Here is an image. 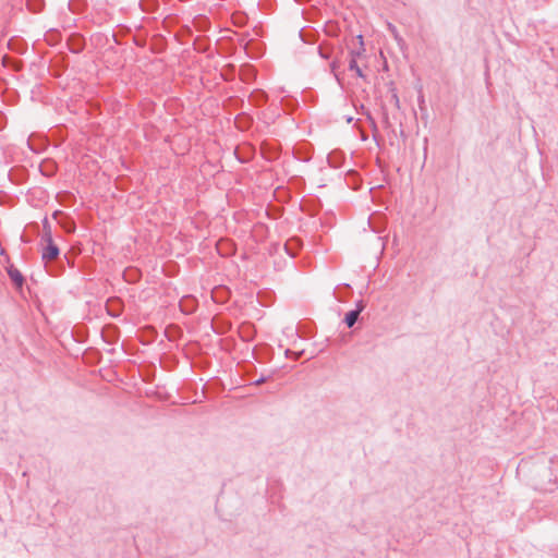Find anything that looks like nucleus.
Wrapping results in <instances>:
<instances>
[{"instance_id":"nucleus-49","label":"nucleus","mask_w":558,"mask_h":558,"mask_svg":"<svg viewBox=\"0 0 558 558\" xmlns=\"http://www.w3.org/2000/svg\"><path fill=\"white\" fill-rule=\"evenodd\" d=\"M26 7L33 13H40L45 8V0H27Z\"/></svg>"},{"instance_id":"nucleus-64","label":"nucleus","mask_w":558,"mask_h":558,"mask_svg":"<svg viewBox=\"0 0 558 558\" xmlns=\"http://www.w3.org/2000/svg\"><path fill=\"white\" fill-rule=\"evenodd\" d=\"M365 307H366L365 301L359 300L355 302V307L353 308V311L357 312L361 315V313L365 310Z\"/></svg>"},{"instance_id":"nucleus-31","label":"nucleus","mask_w":558,"mask_h":558,"mask_svg":"<svg viewBox=\"0 0 558 558\" xmlns=\"http://www.w3.org/2000/svg\"><path fill=\"white\" fill-rule=\"evenodd\" d=\"M368 223L374 232L380 233L385 230L386 218L380 215H372L368 219Z\"/></svg>"},{"instance_id":"nucleus-35","label":"nucleus","mask_w":558,"mask_h":558,"mask_svg":"<svg viewBox=\"0 0 558 558\" xmlns=\"http://www.w3.org/2000/svg\"><path fill=\"white\" fill-rule=\"evenodd\" d=\"M68 8L73 14H83L88 9V2L87 0H70Z\"/></svg>"},{"instance_id":"nucleus-2","label":"nucleus","mask_w":558,"mask_h":558,"mask_svg":"<svg viewBox=\"0 0 558 558\" xmlns=\"http://www.w3.org/2000/svg\"><path fill=\"white\" fill-rule=\"evenodd\" d=\"M314 154V146L306 142L302 141L294 145L292 155L295 159L302 162H308Z\"/></svg>"},{"instance_id":"nucleus-56","label":"nucleus","mask_w":558,"mask_h":558,"mask_svg":"<svg viewBox=\"0 0 558 558\" xmlns=\"http://www.w3.org/2000/svg\"><path fill=\"white\" fill-rule=\"evenodd\" d=\"M356 39L359 40L360 48L359 49H353V50L350 51L351 58H354L355 60H356L357 57L362 56V53L365 52L363 36L362 35H357Z\"/></svg>"},{"instance_id":"nucleus-62","label":"nucleus","mask_w":558,"mask_h":558,"mask_svg":"<svg viewBox=\"0 0 558 558\" xmlns=\"http://www.w3.org/2000/svg\"><path fill=\"white\" fill-rule=\"evenodd\" d=\"M175 20L174 15H167L162 21L163 28L169 29L175 23Z\"/></svg>"},{"instance_id":"nucleus-42","label":"nucleus","mask_w":558,"mask_h":558,"mask_svg":"<svg viewBox=\"0 0 558 558\" xmlns=\"http://www.w3.org/2000/svg\"><path fill=\"white\" fill-rule=\"evenodd\" d=\"M231 22L236 27H243L248 22V15L244 11H236L232 13Z\"/></svg>"},{"instance_id":"nucleus-16","label":"nucleus","mask_w":558,"mask_h":558,"mask_svg":"<svg viewBox=\"0 0 558 558\" xmlns=\"http://www.w3.org/2000/svg\"><path fill=\"white\" fill-rule=\"evenodd\" d=\"M303 241L299 236H291L286 241L283 248L289 256L295 257L301 251Z\"/></svg>"},{"instance_id":"nucleus-10","label":"nucleus","mask_w":558,"mask_h":558,"mask_svg":"<svg viewBox=\"0 0 558 558\" xmlns=\"http://www.w3.org/2000/svg\"><path fill=\"white\" fill-rule=\"evenodd\" d=\"M211 329L217 335H225L232 329V323L216 314L210 322Z\"/></svg>"},{"instance_id":"nucleus-33","label":"nucleus","mask_w":558,"mask_h":558,"mask_svg":"<svg viewBox=\"0 0 558 558\" xmlns=\"http://www.w3.org/2000/svg\"><path fill=\"white\" fill-rule=\"evenodd\" d=\"M416 89H417V105H418V109H420V112H421V119L423 121H425V123H426L427 120H428V112H427V107H426V104H425V96H424V93H423V86L420 85Z\"/></svg>"},{"instance_id":"nucleus-25","label":"nucleus","mask_w":558,"mask_h":558,"mask_svg":"<svg viewBox=\"0 0 558 558\" xmlns=\"http://www.w3.org/2000/svg\"><path fill=\"white\" fill-rule=\"evenodd\" d=\"M333 294L339 302H345L353 294V289L350 284L343 283L336 287Z\"/></svg>"},{"instance_id":"nucleus-48","label":"nucleus","mask_w":558,"mask_h":558,"mask_svg":"<svg viewBox=\"0 0 558 558\" xmlns=\"http://www.w3.org/2000/svg\"><path fill=\"white\" fill-rule=\"evenodd\" d=\"M284 209L279 206H268L266 209V215L269 219L277 220L282 217Z\"/></svg>"},{"instance_id":"nucleus-41","label":"nucleus","mask_w":558,"mask_h":558,"mask_svg":"<svg viewBox=\"0 0 558 558\" xmlns=\"http://www.w3.org/2000/svg\"><path fill=\"white\" fill-rule=\"evenodd\" d=\"M317 52L320 58L329 60L333 53V46L328 41H323L317 47Z\"/></svg>"},{"instance_id":"nucleus-5","label":"nucleus","mask_w":558,"mask_h":558,"mask_svg":"<svg viewBox=\"0 0 558 558\" xmlns=\"http://www.w3.org/2000/svg\"><path fill=\"white\" fill-rule=\"evenodd\" d=\"M5 270L14 289L19 293L23 294V289L25 284V277L23 276V274L13 264H9L5 267Z\"/></svg>"},{"instance_id":"nucleus-12","label":"nucleus","mask_w":558,"mask_h":558,"mask_svg":"<svg viewBox=\"0 0 558 558\" xmlns=\"http://www.w3.org/2000/svg\"><path fill=\"white\" fill-rule=\"evenodd\" d=\"M9 180L14 184H23L28 180L29 172L24 166H15L9 171Z\"/></svg>"},{"instance_id":"nucleus-39","label":"nucleus","mask_w":558,"mask_h":558,"mask_svg":"<svg viewBox=\"0 0 558 558\" xmlns=\"http://www.w3.org/2000/svg\"><path fill=\"white\" fill-rule=\"evenodd\" d=\"M183 335L182 329L174 324L168 325L165 330V336L169 341H174L179 338H181Z\"/></svg>"},{"instance_id":"nucleus-63","label":"nucleus","mask_w":558,"mask_h":558,"mask_svg":"<svg viewBox=\"0 0 558 558\" xmlns=\"http://www.w3.org/2000/svg\"><path fill=\"white\" fill-rule=\"evenodd\" d=\"M340 66V61L338 58L333 59L331 62H330V70L331 72L333 73L335 77L337 78V81H340V77L337 73V70L339 69Z\"/></svg>"},{"instance_id":"nucleus-23","label":"nucleus","mask_w":558,"mask_h":558,"mask_svg":"<svg viewBox=\"0 0 558 558\" xmlns=\"http://www.w3.org/2000/svg\"><path fill=\"white\" fill-rule=\"evenodd\" d=\"M328 165L332 168H340L345 161V155L342 150L335 149L328 154Z\"/></svg>"},{"instance_id":"nucleus-29","label":"nucleus","mask_w":558,"mask_h":558,"mask_svg":"<svg viewBox=\"0 0 558 558\" xmlns=\"http://www.w3.org/2000/svg\"><path fill=\"white\" fill-rule=\"evenodd\" d=\"M157 336H158V331L156 330L155 327L146 326L142 330L141 343L145 344V345L150 344L151 342H154L156 340Z\"/></svg>"},{"instance_id":"nucleus-6","label":"nucleus","mask_w":558,"mask_h":558,"mask_svg":"<svg viewBox=\"0 0 558 558\" xmlns=\"http://www.w3.org/2000/svg\"><path fill=\"white\" fill-rule=\"evenodd\" d=\"M281 148L280 145H275L268 141L260 143V155L267 161H275L280 157Z\"/></svg>"},{"instance_id":"nucleus-7","label":"nucleus","mask_w":558,"mask_h":558,"mask_svg":"<svg viewBox=\"0 0 558 558\" xmlns=\"http://www.w3.org/2000/svg\"><path fill=\"white\" fill-rule=\"evenodd\" d=\"M245 53L252 59H259L264 56L266 46L263 41L250 39L243 46Z\"/></svg>"},{"instance_id":"nucleus-27","label":"nucleus","mask_w":558,"mask_h":558,"mask_svg":"<svg viewBox=\"0 0 558 558\" xmlns=\"http://www.w3.org/2000/svg\"><path fill=\"white\" fill-rule=\"evenodd\" d=\"M57 163L52 159H45L39 165V172L46 178L53 177L57 172Z\"/></svg>"},{"instance_id":"nucleus-8","label":"nucleus","mask_w":558,"mask_h":558,"mask_svg":"<svg viewBox=\"0 0 558 558\" xmlns=\"http://www.w3.org/2000/svg\"><path fill=\"white\" fill-rule=\"evenodd\" d=\"M85 45V37L80 33H72L66 39V47L72 53H81Z\"/></svg>"},{"instance_id":"nucleus-18","label":"nucleus","mask_w":558,"mask_h":558,"mask_svg":"<svg viewBox=\"0 0 558 558\" xmlns=\"http://www.w3.org/2000/svg\"><path fill=\"white\" fill-rule=\"evenodd\" d=\"M256 68L251 63H244L240 66V80L243 83H251L256 80Z\"/></svg>"},{"instance_id":"nucleus-46","label":"nucleus","mask_w":558,"mask_h":558,"mask_svg":"<svg viewBox=\"0 0 558 558\" xmlns=\"http://www.w3.org/2000/svg\"><path fill=\"white\" fill-rule=\"evenodd\" d=\"M357 113H361L366 117L367 121L369 122V126L374 134L378 131L377 123L375 119L373 118L371 111L362 104L360 108L356 109Z\"/></svg>"},{"instance_id":"nucleus-20","label":"nucleus","mask_w":558,"mask_h":558,"mask_svg":"<svg viewBox=\"0 0 558 558\" xmlns=\"http://www.w3.org/2000/svg\"><path fill=\"white\" fill-rule=\"evenodd\" d=\"M254 357L258 362H265L270 359V355L274 354V349L269 344H259L253 350Z\"/></svg>"},{"instance_id":"nucleus-61","label":"nucleus","mask_w":558,"mask_h":558,"mask_svg":"<svg viewBox=\"0 0 558 558\" xmlns=\"http://www.w3.org/2000/svg\"><path fill=\"white\" fill-rule=\"evenodd\" d=\"M304 354V350L302 351H292L290 349H287L284 351V355L288 359L299 360Z\"/></svg>"},{"instance_id":"nucleus-47","label":"nucleus","mask_w":558,"mask_h":558,"mask_svg":"<svg viewBox=\"0 0 558 558\" xmlns=\"http://www.w3.org/2000/svg\"><path fill=\"white\" fill-rule=\"evenodd\" d=\"M359 317H360V314L353 310L347 312L344 314V317H343V324L348 327V328H353L354 325L357 323L359 320Z\"/></svg>"},{"instance_id":"nucleus-14","label":"nucleus","mask_w":558,"mask_h":558,"mask_svg":"<svg viewBox=\"0 0 558 558\" xmlns=\"http://www.w3.org/2000/svg\"><path fill=\"white\" fill-rule=\"evenodd\" d=\"M231 296V290L227 286H217L211 290V300L217 304H225Z\"/></svg>"},{"instance_id":"nucleus-9","label":"nucleus","mask_w":558,"mask_h":558,"mask_svg":"<svg viewBox=\"0 0 558 558\" xmlns=\"http://www.w3.org/2000/svg\"><path fill=\"white\" fill-rule=\"evenodd\" d=\"M100 335H101V339L105 342H107L109 344H113V343L118 342V340L120 339L121 331L117 325L106 324L101 328Z\"/></svg>"},{"instance_id":"nucleus-38","label":"nucleus","mask_w":558,"mask_h":558,"mask_svg":"<svg viewBox=\"0 0 558 558\" xmlns=\"http://www.w3.org/2000/svg\"><path fill=\"white\" fill-rule=\"evenodd\" d=\"M167 41L162 35H155L150 47L151 52L161 53L166 50Z\"/></svg>"},{"instance_id":"nucleus-30","label":"nucleus","mask_w":558,"mask_h":558,"mask_svg":"<svg viewBox=\"0 0 558 558\" xmlns=\"http://www.w3.org/2000/svg\"><path fill=\"white\" fill-rule=\"evenodd\" d=\"M84 359L87 363L96 365L101 362L102 354L98 349L90 347L85 350Z\"/></svg>"},{"instance_id":"nucleus-43","label":"nucleus","mask_w":558,"mask_h":558,"mask_svg":"<svg viewBox=\"0 0 558 558\" xmlns=\"http://www.w3.org/2000/svg\"><path fill=\"white\" fill-rule=\"evenodd\" d=\"M59 225L66 233H74L76 230L75 220L69 214L59 220Z\"/></svg>"},{"instance_id":"nucleus-51","label":"nucleus","mask_w":558,"mask_h":558,"mask_svg":"<svg viewBox=\"0 0 558 558\" xmlns=\"http://www.w3.org/2000/svg\"><path fill=\"white\" fill-rule=\"evenodd\" d=\"M43 241L53 240L52 239V232H51V225L47 217L43 219Z\"/></svg>"},{"instance_id":"nucleus-11","label":"nucleus","mask_w":558,"mask_h":558,"mask_svg":"<svg viewBox=\"0 0 558 558\" xmlns=\"http://www.w3.org/2000/svg\"><path fill=\"white\" fill-rule=\"evenodd\" d=\"M124 308V304L121 298L111 296L106 301L107 314L113 318L119 317Z\"/></svg>"},{"instance_id":"nucleus-55","label":"nucleus","mask_w":558,"mask_h":558,"mask_svg":"<svg viewBox=\"0 0 558 558\" xmlns=\"http://www.w3.org/2000/svg\"><path fill=\"white\" fill-rule=\"evenodd\" d=\"M289 184L293 185L299 191H303L305 187V180L300 175H292L289 179Z\"/></svg>"},{"instance_id":"nucleus-60","label":"nucleus","mask_w":558,"mask_h":558,"mask_svg":"<svg viewBox=\"0 0 558 558\" xmlns=\"http://www.w3.org/2000/svg\"><path fill=\"white\" fill-rule=\"evenodd\" d=\"M347 178H352V181H354V189H357L359 185H361L360 175L355 170H349L347 172Z\"/></svg>"},{"instance_id":"nucleus-34","label":"nucleus","mask_w":558,"mask_h":558,"mask_svg":"<svg viewBox=\"0 0 558 558\" xmlns=\"http://www.w3.org/2000/svg\"><path fill=\"white\" fill-rule=\"evenodd\" d=\"M210 48V38L206 36H197L193 41V49L204 53Z\"/></svg>"},{"instance_id":"nucleus-3","label":"nucleus","mask_w":558,"mask_h":558,"mask_svg":"<svg viewBox=\"0 0 558 558\" xmlns=\"http://www.w3.org/2000/svg\"><path fill=\"white\" fill-rule=\"evenodd\" d=\"M51 75L53 77H61L69 68V56L65 52H59L51 60Z\"/></svg>"},{"instance_id":"nucleus-1","label":"nucleus","mask_w":558,"mask_h":558,"mask_svg":"<svg viewBox=\"0 0 558 558\" xmlns=\"http://www.w3.org/2000/svg\"><path fill=\"white\" fill-rule=\"evenodd\" d=\"M537 487L542 490H553L558 485V458H551L548 465H543L538 472Z\"/></svg>"},{"instance_id":"nucleus-50","label":"nucleus","mask_w":558,"mask_h":558,"mask_svg":"<svg viewBox=\"0 0 558 558\" xmlns=\"http://www.w3.org/2000/svg\"><path fill=\"white\" fill-rule=\"evenodd\" d=\"M320 208H322L320 201H318V205H316V204H312V205L301 204V210L306 213L310 216L317 215L318 211L320 210Z\"/></svg>"},{"instance_id":"nucleus-15","label":"nucleus","mask_w":558,"mask_h":558,"mask_svg":"<svg viewBox=\"0 0 558 558\" xmlns=\"http://www.w3.org/2000/svg\"><path fill=\"white\" fill-rule=\"evenodd\" d=\"M44 242L46 243V245L44 246L43 252H41V258H43L44 263L49 262L51 259L59 258L60 248L54 243V241L48 240V241H44Z\"/></svg>"},{"instance_id":"nucleus-52","label":"nucleus","mask_w":558,"mask_h":558,"mask_svg":"<svg viewBox=\"0 0 558 558\" xmlns=\"http://www.w3.org/2000/svg\"><path fill=\"white\" fill-rule=\"evenodd\" d=\"M324 32L328 36L336 37V36H338L339 27H338L337 23L329 21L325 24Z\"/></svg>"},{"instance_id":"nucleus-32","label":"nucleus","mask_w":558,"mask_h":558,"mask_svg":"<svg viewBox=\"0 0 558 558\" xmlns=\"http://www.w3.org/2000/svg\"><path fill=\"white\" fill-rule=\"evenodd\" d=\"M8 47L10 50L16 51L17 53H25L27 50V43L19 37H12L8 41Z\"/></svg>"},{"instance_id":"nucleus-21","label":"nucleus","mask_w":558,"mask_h":558,"mask_svg":"<svg viewBox=\"0 0 558 558\" xmlns=\"http://www.w3.org/2000/svg\"><path fill=\"white\" fill-rule=\"evenodd\" d=\"M268 100V95L264 89L256 88L251 92L248 96V101L255 107H262Z\"/></svg>"},{"instance_id":"nucleus-4","label":"nucleus","mask_w":558,"mask_h":558,"mask_svg":"<svg viewBox=\"0 0 558 558\" xmlns=\"http://www.w3.org/2000/svg\"><path fill=\"white\" fill-rule=\"evenodd\" d=\"M256 153L255 147L250 143H244L234 148V157L241 163H248L252 161Z\"/></svg>"},{"instance_id":"nucleus-36","label":"nucleus","mask_w":558,"mask_h":558,"mask_svg":"<svg viewBox=\"0 0 558 558\" xmlns=\"http://www.w3.org/2000/svg\"><path fill=\"white\" fill-rule=\"evenodd\" d=\"M235 75H236V66L233 63L226 64L220 72V77L225 82H233L235 80Z\"/></svg>"},{"instance_id":"nucleus-45","label":"nucleus","mask_w":558,"mask_h":558,"mask_svg":"<svg viewBox=\"0 0 558 558\" xmlns=\"http://www.w3.org/2000/svg\"><path fill=\"white\" fill-rule=\"evenodd\" d=\"M223 106L225 108L239 110L244 107V100L239 96H230L225 100Z\"/></svg>"},{"instance_id":"nucleus-19","label":"nucleus","mask_w":558,"mask_h":558,"mask_svg":"<svg viewBox=\"0 0 558 558\" xmlns=\"http://www.w3.org/2000/svg\"><path fill=\"white\" fill-rule=\"evenodd\" d=\"M253 117L247 112H241L234 118V125L239 131H247L253 125Z\"/></svg>"},{"instance_id":"nucleus-13","label":"nucleus","mask_w":558,"mask_h":558,"mask_svg":"<svg viewBox=\"0 0 558 558\" xmlns=\"http://www.w3.org/2000/svg\"><path fill=\"white\" fill-rule=\"evenodd\" d=\"M198 306V301L194 295L187 294L181 298L179 302L180 311L185 315L193 314Z\"/></svg>"},{"instance_id":"nucleus-58","label":"nucleus","mask_w":558,"mask_h":558,"mask_svg":"<svg viewBox=\"0 0 558 558\" xmlns=\"http://www.w3.org/2000/svg\"><path fill=\"white\" fill-rule=\"evenodd\" d=\"M383 124H384V128L387 129V130H391V132L396 135V130L392 128V124L389 120V114L387 112V109L385 106H383Z\"/></svg>"},{"instance_id":"nucleus-53","label":"nucleus","mask_w":558,"mask_h":558,"mask_svg":"<svg viewBox=\"0 0 558 558\" xmlns=\"http://www.w3.org/2000/svg\"><path fill=\"white\" fill-rule=\"evenodd\" d=\"M193 31L189 25H183L179 32L174 35L175 40L182 43V37H191Z\"/></svg>"},{"instance_id":"nucleus-54","label":"nucleus","mask_w":558,"mask_h":558,"mask_svg":"<svg viewBox=\"0 0 558 558\" xmlns=\"http://www.w3.org/2000/svg\"><path fill=\"white\" fill-rule=\"evenodd\" d=\"M80 254V250H75V248H71L69 252H66L64 254V259L66 260V264L70 266V267H74L75 265V259L77 257V255Z\"/></svg>"},{"instance_id":"nucleus-26","label":"nucleus","mask_w":558,"mask_h":558,"mask_svg":"<svg viewBox=\"0 0 558 558\" xmlns=\"http://www.w3.org/2000/svg\"><path fill=\"white\" fill-rule=\"evenodd\" d=\"M142 278V272L138 268L130 266L123 271V280L128 283H136Z\"/></svg>"},{"instance_id":"nucleus-40","label":"nucleus","mask_w":558,"mask_h":558,"mask_svg":"<svg viewBox=\"0 0 558 558\" xmlns=\"http://www.w3.org/2000/svg\"><path fill=\"white\" fill-rule=\"evenodd\" d=\"M62 39V34L57 28H51L45 34V40L49 46L58 45Z\"/></svg>"},{"instance_id":"nucleus-37","label":"nucleus","mask_w":558,"mask_h":558,"mask_svg":"<svg viewBox=\"0 0 558 558\" xmlns=\"http://www.w3.org/2000/svg\"><path fill=\"white\" fill-rule=\"evenodd\" d=\"M193 25L198 32H206L209 31L211 24L207 16L199 14L193 19Z\"/></svg>"},{"instance_id":"nucleus-57","label":"nucleus","mask_w":558,"mask_h":558,"mask_svg":"<svg viewBox=\"0 0 558 558\" xmlns=\"http://www.w3.org/2000/svg\"><path fill=\"white\" fill-rule=\"evenodd\" d=\"M349 70L354 71L356 76L364 78L365 75L354 58H350Z\"/></svg>"},{"instance_id":"nucleus-44","label":"nucleus","mask_w":558,"mask_h":558,"mask_svg":"<svg viewBox=\"0 0 558 558\" xmlns=\"http://www.w3.org/2000/svg\"><path fill=\"white\" fill-rule=\"evenodd\" d=\"M138 5L145 13H154L159 9L158 0H140Z\"/></svg>"},{"instance_id":"nucleus-59","label":"nucleus","mask_w":558,"mask_h":558,"mask_svg":"<svg viewBox=\"0 0 558 558\" xmlns=\"http://www.w3.org/2000/svg\"><path fill=\"white\" fill-rule=\"evenodd\" d=\"M73 337H74V340H75L76 342H81V343L86 342V340H87V333H86V331H84V330L78 331V329H77V328H74V330H73Z\"/></svg>"},{"instance_id":"nucleus-22","label":"nucleus","mask_w":558,"mask_h":558,"mask_svg":"<svg viewBox=\"0 0 558 558\" xmlns=\"http://www.w3.org/2000/svg\"><path fill=\"white\" fill-rule=\"evenodd\" d=\"M56 201L64 207H72L76 203L75 195L70 191H61L56 195Z\"/></svg>"},{"instance_id":"nucleus-28","label":"nucleus","mask_w":558,"mask_h":558,"mask_svg":"<svg viewBox=\"0 0 558 558\" xmlns=\"http://www.w3.org/2000/svg\"><path fill=\"white\" fill-rule=\"evenodd\" d=\"M239 335L243 341H251L255 335V328L253 324L248 322L242 323L239 329Z\"/></svg>"},{"instance_id":"nucleus-24","label":"nucleus","mask_w":558,"mask_h":558,"mask_svg":"<svg viewBox=\"0 0 558 558\" xmlns=\"http://www.w3.org/2000/svg\"><path fill=\"white\" fill-rule=\"evenodd\" d=\"M257 302L262 305V306H270L274 304L275 302V292L270 289H263V290H259L257 292Z\"/></svg>"},{"instance_id":"nucleus-17","label":"nucleus","mask_w":558,"mask_h":558,"mask_svg":"<svg viewBox=\"0 0 558 558\" xmlns=\"http://www.w3.org/2000/svg\"><path fill=\"white\" fill-rule=\"evenodd\" d=\"M45 269L50 276L59 277L63 275L65 270V266L63 262L59 258L51 259L49 262H45Z\"/></svg>"}]
</instances>
